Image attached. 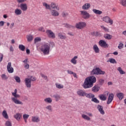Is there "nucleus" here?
<instances>
[{
    "label": "nucleus",
    "instance_id": "f257e3e1",
    "mask_svg": "<svg viewBox=\"0 0 126 126\" xmlns=\"http://www.w3.org/2000/svg\"><path fill=\"white\" fill-rule=\"evenodd\" d=\"M96 77L91 76L85 79L84 82L83 84L82 87L84 89H88L93 87V85L96 81Z\"/></svg>",
    "mask_w": 126,
    "mask_h": 126
},
{
    "label": "nucleus",
    "instance_id": "f03ea898",
    "mask_svg": "<svg viewBox=\"0 0 126 126\" xmlns=\"http://www.w3.org/2000/svg\"><path fill=\"white\" fill-rule=\"evenodd\" d=\"M51 45L48 43H45L41 45L40 51L43 53V55H49Z\"/></svg>",
    "mask_w": 126,
    "mask_h": 126
},
{
    "label": "nucleus",
    "instance_id": "7ed1b4c3",
    "mask_svg": "<svg viewBox=\"0 0 126 126\" xmlns=\"http://www.w3.org/2000/svg\"><path fill=\"white\" fill-rule=\"evenodd\" d=\"M17 90L15 89L14 92L12 93V95L14 96L13 97L11 98L12 101L17 105H23V102L17 99V98H20V95L19 94H17Z\"/></svg>",
    "mask_w": 126,
    "mask_h": 126
},
{
    "label": "nucleus",
    "instance_id": "20e7f679",
    "mask_svg": "<svg viewBox=\"0 0 126 126\" xmlns=\"http://www.w3.org/2000/svg\"><path fill=\"white\" fill-rule=\"evenodd\" d=\"M105 71L102 70L99 67L94 68L93 70L91 71V75H104L105 74Z\"/></svg>",
    "mask_w": 126,
    "mask_h": 126
},
{
    "label": "nucleus",
    "instance_id": "39448f33",
    "mask_svg": "<svg viewBox=\"0 0 126 126\" xmlns=\"http://www.w3.org/2000/svg\"><path fill=\"white\" fill-rule=\"evenodd\" d=\"M85 27H86V23L85 22H80L76 24L75 28L77 29H83Z\"/></svg>",
    "mask_w": 126,
    "mask_h": 126
},
{
    "label": "nucleus",
    "instance_id": "423d86ee",
    "mask_svg": "<svg viewBox=\"0 0 126 126\" xmlns=\"http://www.w3.org/2000/svg\"><path fill=\"white\" fill-rule=\"evenodd\" d=\"M46 33L47 34L48 38L51 39H55L56 38V34L55 33L52 31L51 30H48L46 31Z\"/></svg>",
    "mask_w": 126,
    "mask_h": 126
},
{
    "label": "nucleus",
    "instance_id": "0eeeda50",
    "mask_svg": "<svg viewBox=\"0 0 126 126\" xmlns=\"http://www.w3.org/2000/svg\"><path fill=\"white\" fill-rule=\"evenodd\" d=\"M80 12H81V15L84 19H88L90 18V14L87 11H80Z\"/></svg>",
    "mask_w": 126,
    "mask_h": 126
},
{
    "label": "nucleus",
    "instance_id": "6e6552de",
    "mask_svg": "<svg viewBox=\"0 0 126 126\" xmlns=\"http://www.w3.org/2000/svg\"><path fill=\"white\" fill-rule=\"evenodd\" d=\"M98 45H99L101 48H109V44H108L107 42L104 40H100L98 42Z\"/></svg>",
    "mask_w": 126,
    "mask_h": 126
},
{
    "label": "nucleus",
    "instance_id": "1a4fd4ad",
    "mask_svg": "<svg viewBox=\"0 0 126 126\" xmlns=\"http://www.w3.org/2000/svg\"><path fill=\"white\" fill-rule=\"evenodd\" d=\"M103 21L106 23H110V25H113V20L111 19L108 16H106L102 18Z\"/></svg>",
    "mask_w": 126,
    "mask_h": 126
},
{
    "label": "nucleus",
    "instance_id": "9d476101",
    "mask_svg": "<svg viewBox=\"0 0 126 126\" xmlns=\"http://www.w3.org/2000/svg\"><path fill=\"white\" fill-rule=\"evenodd\" d=\"M7 70L9 73H13V71H14V69L11 66V62L8 63Z\"/></svg>",
    "mask_w": 126,
    "mask_h": 126
},
{
    "label": "nucleus",
    "instance_id": "9b49d317",
    "mask_svg": "<svg viewBox=\"0 0 126 126\" xmlns=\"http://www.w3.org/2000/svg\"><path fill=\"white\" fill-rule=\"evenodd\" d=\"M113 100H114V94H109L108 100L107 101V105H110L111 103H112Z\"/></svg>",
    "mask_w": 126,
    "mask_h": 126
},
{
    "label": "nucleus",
    "instance_id": "f8f14e48",
    "mask_svg": "<svg viewBox=\"0 0 126 126\" xmlns=\"http://www.w3.org/2000/svg\"><path fill=\"white\" fill-rule=\"evenodd\" d=\"M77 94L80 97H85V96L86 95V92H85L84 90H79L77 91Z\"/></svg>",
    "mask_w": 126,
    "mask_h": 126
},
{
    "label": "nucleus",
    "instance_id": "ddd939ff",
    "mask_svg": "<svg viewBox=\"0 0 126 126\" xmlns=\"http://www.w3.org/2000/svg\"><path fill=\"white\" fill-rule=\"evenodd\" d=\"M56 9V10H60V7L55 2H52L50 4V10L51 9Z\"/></svg>",
    "mask_w": 126,
    "mask_h": 126
},
{
    "label": "nucleus",
    "instance_id": "4468645a",
    "mask_svg": "<svg viewBox=\"0 0 126 126\" xmlns=\"http://www.w3.org/2000/svg\"><path fill=\"white\" fill-rule=\"evenodd\" d=\"M14 118L16 120V121L19 122V121H20L22 118V114L19 113H16L15 115H14Z\"/></svg>",
    "mask_w": 126,
    "mask_h": 126
},
{
    "label": "nucleus",
    "instance_id": "2eb2a0df",
    "mask_svg": "<svg viewBox=\"0 0 126 126\" xmlns=\"http://www.w3.org/2000/svg\"><path fill=\"white\" fill-rule=\"evenodd\" d=\"M20 7L23 11H26L27 9L28 8V6H27V4L26 3H22L20 5Z\"/></svg>",
    "mask_w": 126,
    "mask_h": 126
},
{
    "label": "nucleus",
    "instance_id": "dca6fc26",
    "mask_svg": "<svg viewBox=\"0 0 126 126\" xmlns=\"http://www.w3.org/2000/svg\"><path fill=\"white\" fill-rule=\"evenodd\" d=\"M26 86L28 88H31V81H30V79L29 78H27L25 80Z\"/></svg>",
    "mask_w": 126,
    "mask_h": 126
},
{
    "label": "nucleus",
    "instance_id": "f3484780",
    "mask_svg": "<svg viewBox=\"0 0 126 126\" xmlns=\"http://www.w3.org/2000/svg\"><path fill=\"white\" fill-rule=\"evenodd\" d=\"M97 110H98V111L99 112L100 114H101V115H105V111L103 109V106L100 105H97Z\"/></svg>",
    "mask_w": 126,
    "mask_h": 126
},
{
    "label": "nucleus",
    "instance_id": "a211bd4d",
    "mask_svg": "<svg viewBox=\"0 0 126 126\" xmlns=\"http://www.w3.org/2000/svg\"><path fill=\"white\" fill-rule=\"evenodd\" d=\"M90 6H91L90 3H86L82 6V8L84 10H87L88 9H89V8H90Z\"/></svg>",
    "mask_w": 126,
    "mask_h": 126
},
{
    "label": "nucleus",
    "instance_id": "6ab92c4d",
    "mask_svg": "<svg viewBox=\"0 0 126 126\" xmlns=\"http://www.w3.org/2000/svg\"><path fill=\"white\" fill-rule=\"evenodd\" d=\"M32 121L33 122V123H39L40 118L37 116H32Z\"/></svg>",
    "mask_w": 126,
    "mask_h": 126
},
{
    "label": "nucleus",
    "instance_id": "aec40b11",
    "mask_svg": "<svg viewBox=\"0 0 126 126\" xmlns=\"http://www.w3.org/2000/svg\"><path fill=\"white\" fill-rule=\"evenodd\" d=\"M50 12L52 16H59V15L60 14V13L58 12V11L55 9L51 10Z\"/></svg>",
    "mask_w": 126,
    "mask_h": 126
},
{
    "label": "nucleus",
    "instance_id": "412c9836",
    "mask_svg": "<svg viewBox=\"0 0 126 126\" xmlns=\"http://www.w3.org/2000/svg\"><path fill=\"white\" fill-rule=\"evenodd\" d=\"M76 59H78V57L77 56H74L71 60L70 62L73 63V64H76L77 63V61H76Z\"/></svg>",
    "mask_w": 126,
    "mask_h": 126
},
{
    "label": "nucleus",
    "instance_id": "4be33fe9",
    "mask_svg": "<svg viewBox=\"0 0 126 126\" xmlns=\"http://www.w3.org/2000/svg\"><path fill=\"white\" fill-rule=\"evenodd\" d=\"M33 38H34V37L33 36V35L29 34L27 36V39L28 42H32Z\"/></svg>",
    "mask_w": 126,
    "mask_h": 126
},
{
    "label": "nucleus",
    "instance_id": "5701e85b",
    "mask_svg": "<svg viewBox=\"0 0 126 126\" xmlns=\"http://www.w3.org/2000/svg\"><path fill=\"white\" fill-rule=\"evenodd\" d=\"M93 49L95 53L96 54H98L99 52H100V49H99V47H98V46L97 45L95 44L93 46Z\"/></svg>",
    "mask_w": 126,
    "mask_h": 126
},
{
    "label": "nucleus",
    "instance_id": "b1692460",
    "mask_svg": "<svg viewBox=\"0 0 126 126\" xmlns=\"http://www.w3.org/2000/svg\"><path fill=\"white\" fill-rule=\"evenodd\" d=\"M85 96L86 97H87V98H89V99H92L93 98H94V97H95V95L92 94V93H86Z\"/></svg>",
    "mask_w": 126,
    "mask_h": 126
},
{
    "label": "nucleus",
    "instance_id": "393cba45",
    "mask_svg": "<svg viewBox=\"0 0 126 126\" xmlns=\"http://www.w3.org/2000/svg\"><path fill=\"white\" fill-rule=\"evenodd\" d=\"M92 91L93 92H98L100 90V87L98 86H94L92 88Z\"/></svg>",
    "mask_w": 126,
    "mask_h": 126
},
{
    "label": "nucleus",
    "instance_id": "a878e982",
    "mask_svg": "<svg viewBox=\"0 0 126 126\" xmlns=\"http://www.w3.org/2000/svg\"><path fill=\"white\" fill-rule=\"evenodd\" d=\"M116 95L117 96L118 98H119V100H123V98H124V93H119L117 94Z\"/></svg>",
    "mask_w": 126,
    "mask_h": 126
},
{
    "label": "nucleus",
    "instance_id": "bb28decb",
    "mask_svg": "<svg viewBox=\"0 0 126 126\" xmlns=\"http://www.w3.org/2000/svg\"><path fill=\"white\" fill-rule=\"evenodd\" d=\"M22 13V11L20 9L17 8L15 10V14L16 15H21Z\"/></svg>",
    "mask_w": 126,
    "mask_h": 126
},
{
    "label": "nucleus",
    "instance_id": "cd10ccee",
    "mask_svg": "<svg viewBox=\"0 0 126 126\" xmlns=\"http://www.w3.org/2000/svg\"><path fill=\"white\" fill-rule=\"evenodd\" d=\"M99 98L101 101H106L107 100V96H105V94L99 95Z\"/></svg>",
    "mask_w": 126,
    "mask_h": 126
},
{
    "label": "nucleus",
    "instance_id": "c85d7f7f",
    "mask_svg": "<svg viewBox=\"0 0 126 126\" xmlns=\"http://www.w3.org/2000/svg\"><path fill=\"white\" fill-rule=\"evenodd\" d=\"M93 11L94 13H95V14H102V11H100L99 10H97L96 9H93Z\"/></svg>",
    "mask_w": 126,
    "mask_h": 126
},
{
    "label": "nucleus",
    "instance_id": "c756f323",
    "mask_svg": "<svg viewBox=\"0 0 126 126\" xmlns=\"http://www.w3.org/2000/svg\"><path fill=\"white\" fill-rule=\"evenodd\" d=\"M104 38L107 40H111L112 39V35L108 33L104 34Z\"/></svg>",
    "mask_w": 126,
    "mask_h": 126
},
{
    "label": "nucleus",
    "instance_id": "7c9ffc66",
    "mask_svg": "<svg viewBox=\"0 0 126 126\" xmlns=\"http://www.w3.org/2000/svg\"><path fill=\"white\" fill-rule=\"evenodd\" d=\"M82 118L84 119V120H86V121H90V120H91V118H90V117H88L85 114H82Z\"/></svg>",
    "mask_w": 126,
    "mask_h": 126
},
{
    "label": "nucleus",
    "instance_id": "2f4dec72",
    "mask_svg": "<svg viewBox=\"0 0 126 126\" xmlns=\"http://www.w3.org/2000/svg\"><path fill=\"white\" fill-rule=\"evenodd\" d=\"M43 6L45 7L46 9H49L50 10H51V6H50V5L48 4L46 2H44V3H43Z\"/></svg>",
    "mask_w": 126,
    "mask_h": 126
},
{
    "label": "nucleus",
    "instance_id": "473e14b6",
    "mask_svg": "<svg viewBox=\"0 0 126 126\" xmlns=\"http://www.w3.org/2000/svg\"><path fill=\"white\" fill-rule=\"evenodd\" d=\"M19 49L22 52H24L25 51V46L23 44H20L19 45Z\"/></svg>",
    "mask_w": 126,
    "mask_h": 126
},
{
    "label": "nucleus",
    "instance_id": "72a5a7b5",
    "mask_svg": "<svg viewBox=\"0 0 126 126\" xmlns=\"http://www.w3.org/2000/svg\"><path fill=\"white\" fill-rule=\"evenodd\" d=\"M2 115L5 119H8V115H7V113H6V111L4 110L2 113Z\"/></svg>",
    "mask_w": 126,
    "mask_h": 126
},
{
    "label": "nucleus",
    "instance_id": "f704fd0d",
    "mask_svg": "<svg viewBox=\"0 0 126 126\" xmlns=\"http://www.w3.org/2000/svg\"><path fill=\"white\" fill-rule=\"evenodd\" d=\"M117 70H118L120 74H126V72L123 70V69H122V67H119L117 69Z\"/></svg>",
    "mask_w": 126,
    "mask_h": 126
},
{
    "label": "nucleus",
    "instance_id": "c9c22d12",
    "mask_svg": "<svg viewBox=\"0 0 126 126\" xmlns=\"http://www.w3.org/2000/svg\"><path fill=\"white\" fill-rule=\"evenodd\" d=\"M91 101L92 102H94V103H96V104H99V103H100V101H99V100H98L97 98L94 97L92 98V99H91Z\"/></svg>",
    "mask_w": 126,
    "mask_h": 126
},
{
    "label": "nucleus",
    "instance_id": "e433bc0d",
    "mask_svg": "<svg viewBox=\"0 0 126 126\" xmlns=\"http://www.w3.org/2000/svg\"><path fill=\"white\" fill-rule=\"evenodd\" d=\"M14 78L16 80V82L18 83H20V82H21V81L20 80V77H18V76H14Z\"/></svg>",
    "mask_w": 126,
    "mask_h": 126
},
{
    "label": "nucleus",
    "instance_id": "4c0bfd02",
    "mask_svg": "<svg viewBox=\"0 0 126 126\" xmlns=\"http://www.w3.org/2000/svg\"><path fill=\"white\" fill-rule=\"evenodd\" d=\"M52 98L50 97H47L44 99V102H46V103H49V104H51V103H52Z\"/></svg>",
    "mask_w": 126,
    "mask_h": 126
},
{
    "label": "nucleus",
    "instance_id": "58836bf2",
    "mask_svg": "<svg viewBox=\"0 0 126 126\" xmlns=\"http://www.w3.org/2000/svg\"><path fill=\"white\" fill-rule=\"evenodd\" d=\"M1 77L3 80H7V79H8V77H7V76H6L5 74H2L1 75Z\"/></svg>",
    "mask_w": 126,
    "mask_h": 126
},
{
    "label": "nucleus",
    "instance_id": "ea45409f",
    "mask_svg": "<svg viewBox=\"0 0 126 126\" xmlns=\"http://www.w3.org/2000/svg\"><path fill=\"white\" fill-rule=\"evenodd\" d=\"M107 62H109L110 63H117V61L114 58H110Z\"/></svg>",
    "mask_w": 126,
    "mask_h": 126
},
{
    "label": "nucleus",
    "instance_id": "a19ab883",
    "mask_svg": "<svg viewBox=\"0 0 126 126\" xmlns=\"http://www.w3.org/2000/svg\"><path fill=\"white\" fill-rule=\"evenodd\" d=\"M55 85L56 86L57 88H58V89H62L63 88V85H61L60 84L56 83Z\"/></svg>",
    "mask_w": 126,
    "mask_h": 126
},
{
    "label": "nucleus",
    "instance_id": "79ce46f5",
    "mask_svg": "<svg viewBox=\"0 0 126 126\" xmlns=\"http://www.w3.org/2000/svg\"><path fill=\"white\" fill-rule=\"evenodd\" d=\"M120 1L123 6L126 7V0H120Z\"/></svg>",
    "mask_w": 126,
    "mask_h": 126
},
{
    "label": "nucleus",
    "instance_id": "37998d69",
    "mask_svg": "<svg viewBox=\"0 0 126 126\" xmlns=\"http://www.w3.org/2000/svg\"><path fill=\"white\" fill-rule=\"evenodd\" d=\"M53 97H54V98L56 99V101H59V100L61 99V96L58 94L54 95Z\"/></svg>",
    "mask_w": 126,
    "mask_h": 126
},
{
    "label": "nucleus",
    "instance_id": "c03bdc74",
    "mask_svg": "<svg viewBox=\"0 0 126 126\" xmlns=\"http://www.w3.org/2000/svg\"><path fill=\"white\" fill-rule=\"evenodd\" d=\"M100 28H101L102 30H104L105 32H109V29L104 26H100Z\"/></svg>",
    "mask_w": 126,
    "mask_h": 126
},
{
    "label": "nucleus",
    "instance_id": "a18cd8bd",
    "mask_svg": "<svg viewBox=\"0 0 126 126\" xmlns=\"http://www.w3.org/2000/svg\"><path fill=\"white\" fill-rule=\"evenodd\" d=\"M58 37L61 40H63V39H65V35H63L61 33H58Z\"/></svg>",
    "mask_w": 126,
    "mask_h": 126
},
{
    "label": "nucleus",
    "instance_id": "49530a36",
    "mask_svg": "<svg viewBox=\"0 0 126 126\" xmlns=\"http://www.w3.org/2000/svg\"><path fill=\"white\" fill-rule=\"evenodd\" d=\"M41 40V39L40 37H36L34 39V43L36 44V43H37V42H40Z\"/></svg>",
    "mask_w": 126,
    "mask_h": 126
},
{
    "label": "nucleus",
    "instance_id": "de8ad7c7",
    "mask_svg": "<svg viewBox=\"0 0 126 126\" xmlns=\"http://www.w3.org/2000/svg\"><path fill=\"white\" fill-rule=\"evenodd\" d=\"M23 118L24 120H28V118H29V115L27 114H24L23 116Z\"/></svg>",
    "mask_w": 126,
    "mask_h": 126
},
{
    "label": "nucleus",
    "instance_id": "09e8293b",
    "mask_svg": "<svg viewBox=\"0 0 126 126\" xmlns=\"http://www.w3.org/2000/svg\"><path fill=\"white\" fill-rule=\"evenodd\" d=\"M118 48V49H119V50H122V49H123V48H124V44L123 43H120L119 44Z\"/></svg>",
    "mask_w": 126,
    "mask_h": 126
},
{
    "label": "nucleus",
    "instance_id": "8fccbe9b",
    "mask_svg": "<svg viewBox=\"0 0 126 126\" xmlns=\"http://www.w3.org/2000/svg\"><path fill=\"white\" fill-rule=\"evenodd\" d=\"M5 126H12V124H11V122L9 121H7L5 123Z\"/></svg>",
    "mask_w": 126,
    "mask_h": 126
},
{
    "label": "nucleus",
    "instance_id": "3c124183",
    "mask_svg": "<svg viewBox=\"0 0 126 126\" xmlns=\"http://www.w3.org/2000/svg\"><path fill=\"white\" fill-rule=\"evenodd\" d=\"M104 80L102 79H100L98 81L100 85H102L103 84V83H104Z\"/></svg>",
    "mask_w": 126,
    "mask_h": 126
},
{
    "label": "nucleus",
    "instance_id": "603ef678",
    "mask_svg": "<svg viewBox=\"0 0 126 126\" xmlns=\"http://www.w3.org/2000/svg\"><path fill=\"white\" fill-rule=\"evenodd\" d=\"M68 15V14L67 13H65L64 12H63L62 13V16L63 17H66Z\"/></svg>",
    "mask_w": 126,
    "mask_h": 126
},
{
    "label": "nucleus",
    "instance_id": "864d4df0",
    "mask_svg": "<svg viewBox=\"0 0 126 126\" xmlns=\"http://www.w3.org/2000/svg\"><path fill=\"white\" fill-rule=\"evenodd\" d=\"M38 31H41V32H45V29H44L42 27H40L38 29Z\"/></svg>",
    "mask_w": 126,
    "mask_h": 126
},
{
    "label": "nucleus",
    "instance_id": "5fc2aeb1",
    "mask_svg": "<svg viewBox=\"0 0 126 126\" xmlns=\"http://www.w3.org/2000/svg\"><path fill=\"white\" fill-rule=\"evenodd\" d=\"M29 79H30V80L31 82V81H35L36 80V78L31 77V78H29Z\"/></svg>",
    "mask_w": 126,
    "mask_h": 126
},
{
    "label": "nucleus",
    "instance_id": "6e6d98bb",
    "mask_svg": "<svg viewBox=\"0 0 126 126\" xmlns=\"http://www.w3.org/2000/svg\"><path fill=\"white\" fill-rule=\"evenodd\" d=\"M3 59V54H0V63L2 62V59Z\"/></svg>",
    "mask_w": 126,
    "mask_h": 126
},
{
    "label": "nucleus",
    "instance_id": "4d7b16f0",
    "mask_svg": "<svg viewBox=\"0 0 126 126\" xmlns=\"http://www.w3.org/2000/svg\"><path fill=\"white\" fill-rule=\"evenodd\" d=\"M46 109H47V110H49V111H52V106L48 105L46 107Z\"/></svg>",
    "mask_w": 126,
    "mask_h": 126
},
{
    "label": "nucleus",
    "instance_id": "13d9d810",
    "mask_svg": "<svg viewBox=\"0 0 126 126\" xmlns=\"http://www.w3.org/2000/svg\"><path fill=\"white\" fill-rule=\"evenodd\" d=\"M65 27H66V28H71L72 26L68 24H66L65 25Z\"/></svg>",
    "mask_w": 126,
    "mask_h": 126
},
{
    "label": "nucleus",
    "instance_id": "bf43d9fd",
    "mask_svg": "<svg viewBox=\"0 0 126 126\" xmlns=\"http://www.w3.org/2000/svg\"><path fill=\"white\" fill-rule=\"evenodd\" d=\"M3 25H4V22L3 21H0V26L2 27Z\"/></svg>",
    "mask_w": 126,
    "mask_h": 126
},
{
    "label": "nucleus",
    "instance_id": "052dcab7",
    "mask_svg": "<svg viewBox=\"0 0 126 126\" xmlns=\"http://www.w3.org/2000/svg\"><path fill=\"white\" fill-rule=\"evenodd\" d=\"M67 73H68V74H73V72H72V71L69 70H67Z\"/></svg>",
    "mask_w": 126,
    "mask_h": 126
},
{
    "label": "nucleus",
    "instance_id": "680f3d73",
    "mask_svg": "<svg viewBox=\"0 0 126 126\" xmlns=\"http://www.w3.org/2000/svg\"><path fill=\"white\" fill-rule=\"evenodd\" d=\"M41 76L43 78H44L45 80H47V76L44 74H41Z\"/></svg>",
    "mask_w": 126,
    "mask_h": 126
},
{
    "label": "nucleus",
    "instance_id": "e2e57ef3",
    "mask_svg": "<svg viewBox=\"0 0 126 126\" xmlns=\"http://www.w3.org/2000/svg\"><path fill=\"white\" fill-rule=\"evenodd\" d=\"M26 0H17V2H19V3H21V2H24Z\"/></svg>",
    "mask_w": 126,
    "mask_h": 126
},
{
    "label": "nucleus",
    "instance_id": "0e129e2a",
    "mask_svg": "<svg viewBox=\"0 0 126 126\" xmlns=\"http://www.w3.org/2000/svg\"><path fill=\"white\" fill-rule=\"evenodd\" d=\"M13 51H14V49H13V47H12V46H10V52H13Z\"/></svg>",
    "mask_w": 126,
    "mask_h": 126
},
{
    "label": "nucleus",
    "instance_id": "69168bd1",
    "mask_svg": "<svg viewBox=\"0 0 126 126\" xmlns=\"http://www.w3.org/2000/svg\"><path fill=\"white\" fill-rule=\"evenodd\" d=\"M25 68H27V69H28V68H29V64H26L25 65Z\"/></svg>",
    "mask_w": 126,
    "mask_h": 126
},
{
    "label": "nucleus",
    "instance_id": "338daca9",
    "mask_svg": "<svg viewBox=\"0 0 126 126\" xmlns=\"http://www.w3.org/2000/svg\"><path fill=\"white\" fill-rule=\"evenodd\" d=\"M13 26H14V23H12L11 24L10 28H13Z\"/></svg>",
    "mask_w": 126,
    "mask_h": 126
},
{
    "label": "nucleus",
    "instance_id": "774afa93",
    "mask_svg": "<svg viewBox=\"0 0 126 126\" xmlns=\"http://www.w3.org/2000/svg\"><path fill=\"white\" fill-rule=\"evenodd\" d=\"M122 34L126 37V31H124V32H123Z\"/></svg>",
    "mask_w": 126,
    "mask_h": 126
}]
</instances>
